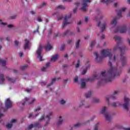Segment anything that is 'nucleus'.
<instances>
[{
	"label": "nucleus",
	"mask_w": 130,
	"mask_h": 130,
	"mask_svg": "<svg viewBox=\"0 0 130 130\" xmlns=\"http://www.w3.org/2000/svg\"><path fill=\"white\" fill-rule=\"evenodd\" d=\"M101 56H99L98 53L95 52L93 55L95 56V60L98 63H100L102 61L104 57H109V66L110 69L108 71L107 73L105 70H104L101 73L100 75L94 74L92 78H88L87 81L89 82H94L95 80H99L98 82V87L101 86L104 83H108L111 82L112 79L115 77L119 76L121 74V71H118V65L117 67H112V61H115L116 58L118 57L117 54L113 56L112 59V54L111 53V49H104L101 51Z\"/></svg>",
	"instance_id": "nucleus-1"
},
{
	"label": "nucleus",
	"mask_w": 130,
	"mask_h": 130,
	"mask_svg": "<svg viewBox=\"0 0 130 130\" xmlns=\"http://www.w3.org/2000/svg\"><path fill=\"white\" fill-rule=\"evenodd\" d=\"M41 108L40 106L38 107V108L37 109H36L35 110V111H39V110H40Z\"/></svg>",
	"instance_id": "nucleus-50"
},
{
	"label": "nucleus",
	"mask_w": 130,
	"mask_h": 130,
	"mask_svg": "<svg viewBox=\"0 0 130 130\" xmlns=\"http://www.w3.org/2000/svg\"><path fill=\"white\" fill-rule=\"evenodd\" d=\"M39 26H38L37 30H34V33H37V32L38 33V32H39Z\"/></svg>",
	"instance_id": "nucleus-40"
},
{
	"label": "nucleus",
	"mask_w": 130,
	"mask_h": 130,
	"mask_svg": "<svg viewBox=\"0 0 130 130\" xmlns=\"http://www.w3.org/2000/svg\"><path fill=\"white\" fill-rule=\"evenodd\" d=\"M51 34H52V29L50 30L48 34V37H50V36H51Z\"/></svg>",
	"instance_id": "nucleus-39"
},
{
	"label": "nucleus",
	"mask_w": 130,
	"mask_h": 130,
	"mask_svg": "<svg viewBox=\"0 0 130 130\" xmlns=\"http://www.w3.org/2000/svg\"><path fill=\"white\" fill-rule=\"evenodd\" d=\"M89 65H88L85 69L82 71V75H85L87 73V71L88 70V69H89Z\"/></svg>",
	"instance_id": "nucleus-30"
},
{
	"label": "nucleus",
	"mask_w": 130,
	"mask_h": 130,
	"mask_svg": "<svg viewBox=\"0 0 130 130\" xmlns=\"http://www.w3.org/2000/svg\"><path fill=\"white\" fill-rule=\"evenodd\" d=\"M69 34V30H67L63 34V36H67Z\"/></svg>",
	"instance_id": "nucleus-47"
},
{
	"label": "nucleus",
	"mask_w": 130,
	"mask_h": 130,
	"mask_svg": "<svg viewBox=\"0 0 130 130\" xmlns=\"http://www.w3.org/2000/svg\"><path fill=\"white\" fill-rule=\"evenodd\" d=\"M99 127V124H96L94 126V130H98Z\"/></svg>",
	"instance_id": "nucleus-37"
},
{
	"label": "nucleus",
	"mask_w": 130,
	"mask_h": 130,
	"mask_svg": "<svg viewBox=\"0 0 130 130\" xmlns=\"http://www.w3.org/2000/svg\"><path fill=\"white\" fill-rule=\"evenodd\" d=\"M12 126H13L12 124L8 123L6 125V127H7V128H12Z\"/></svg>",
	"instance_id": "nucleus-36"
},
{
	"label": "nucleus",
	"mask_w": 130,
	"mask_h": 130,
	"mask_svg": "<svg viewBox=\"0 0 130 130\" xmlns=\"http://www.w3.org/2000/svg\"><path fill=\"white\" fill-rule=\"evenodd\" d=\"M112 107H117V105H116V103H113L112 104Z\"/></svg>",
	"instance_id": "nucleus-46"
},
{
	"label": "nucleus",
	"mask_w": 130,
	"mask_h": 130,
	"mask_svg": "<svg viewBox=\"0 0 130 130\" xmlns=\"http://www.w3.org/2000/svg\"><path fill=\"white\" fill-rule=\"evenodd\" d=\"M43 72H45L46 71V68L45 67H43L41 69Z\"/></svg>",
	"instance_id": "nucleus-54"
},
{
	"label": "nucleus",
	"mask_w": 130,
	"mask_h": 130,
	"mask_svg": "<svg viewBox=\"0 0 130 130\" xmlns=\"http://www.w3.org/2000/svg\"><path fill=\"white\" fill-rule=\"evenodd\" d=\"M95 41H93L90 44V46L91 48V49L90 50V51H92V49L93 48V46H94V45H95Z\"/></svg>",
	"instance_id": "nucleus-32"
},
{
	"label": "nucleus",
	"mask_w": 130,
	"mask_h": 130,
	"mask_svg": "<svg viewBox=\"0 0 130 130\" xmlns=\"http://www.w3.org/2000/svg\"><path fill=\"white\" fill-rule=\"evenodd\" d=\"M128 105H129V99L127 97H124V103L122 105L123 109L128 111V109H129Z\"/></svg>",
	"instance_id": "nucleus-5"
},
{
	"label": "nucleus",
	"mask_w": 130,
	"mask_h": 130,
	"mask_svg": "<svg viewBox=\"0 0 130 130\" xmlns=\"http://www.w3.org/2000/svg\"><path fill=\"white\" fill-rule=\"evenodd\" d=\"M28 68V65L26 64L24 66H21L20 67V70H21V71H24V70H26V69Z\"/></svg>",
	"instance_id": "nucleus-33"
},
{
	"label": "nucleus",
	"mask_w": 130,
	"mask_h": 130,
	"mask_svg": "<svg viewBox=\"0 0 130 130\" xmlns=\"http://www.w3.org/2000/svg\"><path fill=\"white\" fill-rule=\"evenodd\" d=\"M92 95V91H88L87 93H85V96L86 98H90Z\"/></svg>",
	"instance_id": "nucleus-24"
},
{
	"label": "nucleus",
	"mask_w": 130,
	"mask_h": 130,
	"mask_svg": "<svg viewBox=\"0 0 130 130\" xmlns=\"http://www.w3.org/2000/svg\"><path fill=\"white\" fill-rule=\"evenodd\" d=\"M80 67V60H78L77 63L75 66L76 69H78Z\"/></svg>",
	"instance_id": "nucleus-38"
},
{
	"label": "nucleus",
	"mask_w": 130,
	"mask_h": 130,
	"mask_svg": "<svg viewBox=\"0 0 130 130\" xmlns=\"http://www.w3.org/2000/svg\"><path fill=\"white\" fill-rule=\"evenodd\" d=\"M81 40H78V41L77 42L76 45V48H79V46H80V42Z\"/></svg>",
	"instance_id": "nucleus-34"
},
{
	"label": "nucleus",
	"mask_w": 130,
	"mask_h": 130,
	"mask_svg": "<svg viewBox=\"0 0 130 130\" xmlns=\"http://www.w3.org/2000/svg\"><path fill=\"white\" fill-rule=\"evenodd\" d=\"M41 52H42V46H40L39 48L37 51V54L39 60H40V61H43L44 59L42 58V55H41Z\"/></svg>",
	"instance_id": "nucleus-7"
},
{
	"label": "nucleus",
	"mask_w": 130,
	"mask_h": 130,
	"mask_svg": "<svg viewBox=\"0 0 130 130\" xmlns=\"http://www.w3.org/2000/svg\"><path fill=\"white\" fill-rule=\"evenodd\" d=\"M16 18H17V16L16 15H14V16H11L10 17V19H16Z\"/></svg>",
	"instance_id": "nucleus-48"
},
{
	"label": "nucleus",
	"mask_w": 130,
	"mask_h": 130,
	"mask_svg": "<svg viewBox=\"0 0 130 130\" xmlns=\"http://www.w3.org/2000/svg\"><path fill=\"white\" fill-rule=\"evenodd\" d=\"M125 10H126V8H125V7H123L121 10H118L117 15L119 18H121V17H122L121 13H122V12H124Z\"/></svg>",
	"instance_id": "nucleus-15"
},
{
	"label": "nucleus",
	"mask_w": 130,
	"mask_h": 130,
	"mask_svg": "<svg viewBox=\"0 0 130 130\" xmlns=\"http://www.w3.org/2000/svg\"><path fill=\"white\" fill-rule=\"evenodd\" d=\"M38 22H42V19H41V17H38Z\"/></svg>",
	"instance_id": "nucleus-55"
},
{
	"label": "nucleus",
	"mask_w": 130,
	"mask_h": 130,
	"mask_svg": "<svg viewBox=\"0 0 130 130\" xmlns=\"http://www.w3.org/2000/svg\"><path fill=\"white\" fill-rule=\"evenodd\" d=\"M5 76L3 74H0V85H4L5 83Z\"/></svg>",
	"instance_id": "nucleus-16"
},
{
	"label": "nucleus",
	"mask_w": 130,
	"mask_h": 130,
	"mask_svg": "<svg viewBox=\"0 0 130 130\" xmlns=\"http://www.w3.org/2000/svg\"><path fill=\"white\" fill-rule=\"evenodd\" d=\"M88 20H89V17H86L85 19V23H87Z\"/></svg>",
	"instance_id": "nucleus-56"
},
{
	"label": "nucleus",
	"mask_w": 130,
	"mask_h": 130,
	"mask_svg": "<svg viewBox=\"0 0 130 130\" xmlns=\"http://www.w3.org/2000/svg\"><path fill=\"white\" fill-rule=\"evenodd\" d=\"M60 78H53L51 80V83H49L47 86V88H48V87H50V86L53 85V84L54 83V82H55V81H56V80H59Z\"/></svg>",
	"instance_id": "nucleus-18"
},
{
	"label": "nucleus",
	"mask_w": 130,
	"mask_h": 130,
	"mask_svg": "<svg viewBox=\"0 0 130 130\" xmlns=\"http://www.w3.org/2000/svg\"><path fill=\"white\" fill-rule=\"evenodd\" d=\"M106 107H104L100 111L101 114H104L106 117V120L109 122L111 120V116L109 115V114L106 112Z\"/></svg>",
	"instance_id": "nucleus-4"
},
{
	"label": "nucleus",
	"mask_w": 130,
	"mask_h": 130,
	"mask_svg": "<svg viewBox=\"0 0 130 130\" xmlns=\"http://www.w3.org/2000/svg\"><path fill=\"white\" fill-rule=\"evenodd\" d=\"M25 44L24 46V49H27V48L29 47V41H28V39H26L25 40Z\"/></svg>",
	"instance_id": "nucleus-22"
},
{
	"label": "nucleus",
	"mask_w": 130,
	"mask_h": 130,
	"mask_svg": "<svg viewBox=\"0 0 130 130\" xmlns=\"http://www.w3.org/2000/svg\"><path fill=\"white\" fill-rule=\"evenodd\" d=\"M117 20V17H115L113 21L111 22V24H114V25H116V23L117 22L116 21Z\"/></svg>",
	"instance_id": "nucleus-28"
},
{
	"label": "nucleus",
	"mask_w": 130,
	"mask_h": 130,
	"mask_svg": "<svg viewBox=\"0 0 130 130\" xmlns=\"http://www.w3.org/2000/svg\"><path fill=\"white\" fill-rule=\"evenodd\" d=\"M44 48H45V50L46 51H49V50H51L52 49L53 47L49 43V42H47V44L45 46H44Z\"/></svg>",
	"instance_id": "nucleus-12"
},
{
	"label": "nucleus",
	"mask_w": 130,
	"mask_h": 130,
	"mask_svg": "<svg viewBox=\"0 0 130 130\" xmlns=\"http://www.w3.org/2000/svg\"><path fill=\"white\" fill-rule=\"evenodd\" d=\"M82 125V124L80 123H77V124H75L72 128L71 129H73V128H76V127H80Z\"/></svg>",
	"instance_id": "nucleus-26"
},
{
	"label": "nucleus",
	"mask_w": 130,
	"mask_h": 130,
	"mask_svg": "<svg viewBox=\"0 0 130 130\" xmlns=\"http://www.w3.org/2000/svg\"><path fill=\"white\" fill-rule=\"evenodd\" d=\"M17 122V119H12L11 121V123H15Z\"/></svg>",
	"instance_id": "nucleus-45"
},
{
	"label": "nucleus",
	"mask_w": 130,
	"mask_h": 130,
	"mask_svg": "<svg viewBox=\"0 0 130 130\" xmlns=\"http://www.w3.org/2000/svg\"><path fill=\"white\" fill-rule=\"evenodd\" d=\"M57 58H58V54H56L54 56H52V58H51V61H55Z\"/></svg>",
	"instance_id": "nucleus-23"
},
{
	"label": "nucleus",
	"mask_w": 130,
	"mask_h": 130,
	"mask_svg": "<svg viewBox=\"0 0 130 130\" xmlns=\"http://www.w3.org/2000/svg\"><path fill=\"white\" fill-rule=\"evenodd\" d=\"M114 39L116 41L118 42L116 45H115L113 48V51L115 52V51L118 49H119L120 52H121L120 60L122 62V66L124 67V66H126V64H127V60L126 59V57L123 56V54H124V52L126 50H127V48L122 46V43L121 42L122 38H120V37L115 36L114 37Z\"/></svg>",
	"instance_id": "nucleus-2"
},
{
	"label": "nucleus",
	"mask_w": 130,
	"mask_h": 130,
	"mask_svg": "<svg viewBox=\"0 0 130 130\" xmlns=\"http://www.w3.org/2000/svg\"><path fill=\"white\" fill-rule=\"evenodd\" d=\"M77 8H75L73 10V13H76V12H77Z\"/></svg>",
	"instance_id": "nucleus-64"
},
{
	"label": "nucleus",
	"mask_w": 130,
	"mask_h": 130,
	"mask_svg": "<svg viewBox=\"0 0 130 130\" xmlns=\"http://www.w3.org/2000/svg\"><path fill=\"white\" fill-rule=\"evenodd\" d=\"M19 56L20 57H23V56H24V54H23V52H20L19 53Z\"/></svg>",
	"instance_id": "nucleus-49"
},
{
	"label": "nucleus",
	"mask_w": 130,
	"mask_h": 130,
	"mask_svg": "<svg viewBox=\"0 0 130 130\" xmlns=\"http://www.w3.org/2000/svg\"><path fill=\"white\" fill-rule=\"evenodd\" d=\"M8 28H13V27H14V26L12 24H9L8 25Z\"/></svg>",
	"instance_id": "nucleus-61"
},
{
	"label": "nucleus",
	"mask_w": 130,
	"mask_h": 130,
	"mask_svg": "<svg viewBox=\"0 0 130 130\" xmlns=\"http://www.w3.org/2000/svg\"><path fill=\"white\" fill-rule=\"evenodd\" d=\"M13 72L14 74H17L18 73V70L14 69V70H13Z\"/></svg>",
	"instance_id": "nucleus-57"
},
{
	"label": "nucleus",
	"mask_w": 130,
	"mask_h": 130,
	"mask_svg": "<svg viewBox=\"0 0 130 130\" xmlns=\"http://www.w3.org/2000/svg\"><path fill=\"white\" fill-rule=\"evenodd\" d=\"M44 6H46V3H43L41 6L40 7V8H42V7Z\"/></svg>",
	"instance_id": "nucleus-59"
},
{
	"label": "nucleus",
	"mask_w": 130,
	"mask_h": 130,
	"mask_svg": "<svg viewBox=\"0 0 130 130\" xmlns=\"http://www.w3.org/2000/svg\"><path fill=\"white\" fill-rule=\"evenodd\" d=\"M81 88L83 89L86 87V82H85V79H81Z\"/></svg>",
	"instance_id": "nucleus-20"
},
{
	"label": "nucleus",
	"mask_w": 130,
	"mask_h": 130,
	"mask_svg": "<svg viewBox=\"0 0 130 130\" xmlns=\"http://www.w3.org/2000/svg\"><path fill=\"white\" fill-rule=\"evenodd\" d=\"M83 105L85 106V108H89L90 106L89 105H87V103L85 102V101H82L79 105V107H82Z\"/></svg>",
	"instance_id": "nucleus-17"
},
{
	"label": "nucleus",
	"mask_w": 130,
	"mask_h": 130,
	"mask_svg": "<svg viewBox=\"0 0 130 130\" xmlns=\"http://www.w3.org/2000/svg\"><path fill=\"white\" fill-rule=\"evenodd\" d=\"M44 116H42L41 118L39 119V121H42V120H44Z\"/></svg>",
	"instance_id": "nucleus-52"
},
{
	"label": "nucleus",
	"mask_w": 130,
	"mask_h": 130,
	"mask_svg": "<svg viewBox=\"0 0 130 130\" xmlns=\"http://www.w3.org/2000/svg\"><path fill=\"white\" fill-rule=\"evenodd\" d=\"M72 18V13H71L70 15L66 16L64 17V21L62 24V28H63L67 25H69V24H71V22H68L69 19H71Z\"/></svg>",
	"instance_id": "nucleus-6"
},
{
	"label": "nucleus",
	"mask_w": 130,
	"mask_h": 130,
	"mask_svg": "<svg viewBox=\"0 0 130 130\" xmlns=\"http://www.w3.org/2000/svg\"><path fill=\"white\" fill-rule=\"evenodd\" d=\"M87 3H91V1L90 0H82L81 10H82L83 12L87 11Z\"/></svg>",
	"instance_id": "nucleus-9"
},
{
	"label": "nucleus",
	"mask_w": 130,
	"mask_h": 130,
	"mask_svg": "<svg viewBox=\"0 0 130 130\" xmlns=\"http://www.w3.org/2000/svg\"><path fill=\"white\" fill-rule=\"evenodd\" d=\"M119 31L120 33H125L126 32V25L124 24L123 28L120 29H116L114 30V33H117V32Z\"/></svg>",
	"instance_id": "nucleus-11"
},
{
	"label": "nucleus",
	"mask_w": 130,
	"mask_h": 130,
	"mask_svg": "<svg viewBox=\"0 0 130 130\" xmlns=\"http://www.w3.org/2000/svg\"><path fill=\"white\" fill-rule=\"evenodd\" d=\"M119 93V91L116 90L114 91L113 95H107L106 96L105 99L108 102V105L110 104L109 100H115L117 99V94Z\"/></svg>",
	"instance_id": "nucleus-3"
},
{
	"label": "nucleus",
	"mask_w": 130,
	"mask_h": 130,
	"mask_svg": "<svg viewBox=\"0 0 130 130\" xmlns=\"http://www.w3.org/2000/svg\"><path fill=\"white\" fill-rule=\"evenodd\" d=\"M57 9H59L60 10H64V7L62 5H59L57 7Z\"/></svg>",
	"instance_id": "nucleus-35"
},
{
	"label": "nucleus",
	"mask_w": 130,
	"mask_h": 130,
	"mask_svg": "<svg viewBox=\"0 0 130 130\" xmlns=\"http://www.w3.org/2000/svg\"><path fill=\"white\" fill-rule=\"evenodd\" d=\"M25 100L26 102H28V104H32L35 101V99L25 98Z\"/></svg>",
	"instance_id": "nucleus-14"
},
{
	"label": "nucleus",
	"mask_w": 130,
	"mask_h": 130,
	"mask_svg": "<svg viewBox=\"0 0 130 130\" xmlns=\"http://www.w3.org/2000/svg\"><path fill=\"white\" fill-rule=\"evenodd\" d=\"M63 122V120L62 119V118L61 117H59V119L57 121V125H60L61 123Z\"/></svg>",
	"instance_id": "nucleus-25"
},
{
	"label": "nucleus",
	"mask_w": 130,
	"mask_h": 130,
	"mask_svg": "<svg viewBox=\"0 0 130 130\" xmlns=\"http://www.w3.org/2000/svg\"><path fill=\"white\" fill-rule=\"evenodd\" d=\"M60 104H64V103H66V101H64V100H61L60 101Z\"/></svg>",
	"instance_id": "nucleus-43"
},
{
	"label": "nucleus",
	"mask_w": 130,
	"mask_h": 130,
	"mask_svg": "<svg viewBox=\"0 0 130 130\" xmlns=\"http://www.w3.org/2000/svg\"><path fill=\"white\" fill-rule=\"evenodd\" d=\"M93 102H94V103H97L99 102V99H94L93 101Z\"/></svg>",
	"instance_id": "nucleus-42"
},
{
	"label": "nucleus",
	"mask_w": 130,
	"mask_h": 130,
	"mask_svg": "<svg viewBox=\"0 0 130 130\" xmlns=\"http://www.w3.org/2000/svg\"><path fill=\"white\" fill-rule=\"evenodd\" d=\"M12 106V101H11V100L10 99H7L5 102L6 109L4 110V112H6V110H8L9 108H11Z\"/></svg>",
	"instance_id": "nucleus-8"
},
{
	"label": "nucleus",
	"mask_w": 130,
	"mask_h": 130,
	"mask_svg": "<svg viewBox=\"0 0 130 130\" xmlns=\"http://www.w3.org/2000/svg\"><path fill=\"white\" fill-rule=\"evenodd\" d=\"M78 77H77L76 78H75L74 79V83H77L78 82Z\"/></svg>",
	"instance_id": "nucleus-51"
},
{
	"label": "nucleus",
	"mask_w": 130,
	"mask_h": 130,
	"mask_svg": "<svg viewBox=\"0 0 130 130\" xmlns=\"http://www.w3.org/2000/svg\"><path fill=\"white\" fill-rule=\"evenodd\" d=\"M84 39H85V40H87L89 39V36H85V37H84Z\"/></svg>",
	"instance_id": "nucleus-60"
},
{
	"label": "nucleus",
	"mask_w": 130,
	"mask_h": 130,
	"mask_svg": "<svg viewBox=\"0 0 130 130\" xmlns=\"http://www.w3.org/2000/svg\"><path fill=\"white\" fill-rule=\"evenodd\" d=\"M60 50L62 51V50H64V44H63L61 46V48H60Z\"/></svg>",
	"instance_id": "nucleus-41"
},
{
	"label": "nucleus",
	"mask_w": 130,
	"mask_h": 130,
	"mask_svg": "<svg viewBox=\"0 0 130 130\" xmlns=\"http://www.w3.org/2000/svg\"><path fill=\"white\" fill-rule=\"evenodd\" d=\"M59 34H57L54 36V38H56V37H58V35Z\"/></svg>",
	"instance_id": "nucleus-62"
},
{
	"label": "nucleus",
	"mask_w": 130,
	"mask_h": 130,
	"mask_svg": "<svg viewBox=\"0 0 130 130\" xmlns=\"http://www.w3.org/2000/svg\"><path fill=\"white\" fill-rule=\"evenodd\" d=\"M14 42L15 46H18V45H19V42H18V41L15 40Z\"/></svg>",
	"instance_id": "nucleus-44"
},
{
	"label": "nucleus",
	"mask_w": 130,
	"mask_h": 130,
	"mask_svg": "<svg viewBox=\"0 0 130 130\" xmlns=\"http://www.w3.org/2000/svg\"><path fill=\"white\" fill-rule=\"evenodd\" d=\"M52 115V112H50L48 115H47L46 118H47V120L45 124V125L46 126L49 123V120H50V116Z\"/></svg>",
	"instance_id": "nucleus-13"
},
{
	"label": "nucleus",
	"mask_w": 130,
	"mask_h": 130,
	"mask_svg": "<svg viewBox=\"0 0 130 130\" xmlns=\"http://www.w3.org/2000/svg\"><path fill=\"white\" fill-rule=\"evenodd\" d=\"M25 91H26V92H27V93H29V92H31V89H26L25 90Z\"/></svg>",
	"instance_id": "nucleus-63"
},
{
	"label": "nucleus",
	"mask_w": 130,
	"mask_h": 130,
	"mask_svg": "<svg viewBox=\"0 0 130 130\" xmlns=\"http://www.w3.org/2000/svg\"><path fill=\"white\" fill-rule=\"evenodd\" d=\"M115 0H102L101 3H103V4H106V5H108V4H110V3H113V2H114Z\"/></svg>",
	"instance_id": "nucleus-19"
},
{
	"label": "nucleus",
	"mask_w": 130,
	"mask_h": 130,
	"mask_svg": "<svg viewBox=\"0 0 130 130\" xmlns=\"http://www.w3.org/2000/svg\"><path fill=\"white\" fill-rule=\"evenodd\" d=\"M2 20L0 19V22H1L0 25H3L4 26H5V25H6V23L2 22Z\"/></svg>",
	"instance_id": "nucleus-53"
},
{
	"label": "nucleus",
	"mask_w": 130,
	"mask_h": 130,
	"mask_svg": "<svg viewBox=\"0 0 130 130\" xmlns=\"http://www.w3.org/2000/svg\"><path fill=\"white\" fill-rule=\"evenodd\" d=\"M50 66V62H48L46 64V67H47V68H48V67H49Z\"/></svg>",
	"instance_id": "nucleus-58"
},
{
	"label": "nucleus",
	"mask_w": 130,
	"mask_h": 130,
	"mask_svg": "<svg viewBox=\"0 0 130 130\" xmlns=\"http://www.w3.org/2000/svg\"><path fill=\"white\" fill-rule=\"evenodd\" d=\"M118 128L119 129L130 130V127L126 128V127H123L122 126H119V127H118Z\"/></svg>",
	"instance_id": "nucleus-29"
},
{
	"label": "nucleus",
	"mask_w": 130,
	"mask_h": 130,
	"mask_svg": "<svg viewBox=\"0 0 130 130\" xmlns=\"http://www.w3.org/2000/svg\"><path fill=\"white\" fill-rule=\"evenodd\" d=\"M6 60L0 59V64H2L3 67H6Z\"/></svg>",
	"instance_id": "nucleus-27"
},
{
	"label": "nucleus",
	"mask_w": 130,
	"mask_h": 130,
	"mask_svg": "<svg viewBox=\"0 0 130 130\" xmlns=\"http://www.w3.org/2000/svg\"><path fill=\"white\" fill-rule=\"evenodd\" d=\"M106 25H107L106 22H105L101 25L102 27H101V29L102 33L104 31V30H105V28L106 27Z\"/></svg>",
	"instance_id": "nucleus-21"
},
{
	"label": "nucleus",
	"mask_w": 130,
	"mask_h": 130,
	"mask_svg": "<svg viewBox=\"0 0 130 130\" xmlns=\"http://www.w3.org/2000/svg\"><path fill=\"white\" fill-rule=\"evenodd\" d=\"M33 127H35L36 129H37V128H40V127H41V125L39 123H36L34 125H33L32 124H30L28 125V129H31V128H33Z\"/></svg>",
	"instance_id": "nucleus-10"
},
{
	"label": "nucleus",
	"mask_w": 130,
	"mask_h": 130,
	"mask_svg": "<svg viewBox=\"0 0 130 130\" xmlns=\"http://www.w3.org/2000/svg\"><path fill=\"white\" fill-rule=\"evenodd\" d=\"M7 80H8V81L9 82H11V83H14L15 82V81H16V79L11 78L9 77H7Z\"/></svg>",
	"instance_id": "nucleus-31"
}]
</instances>
